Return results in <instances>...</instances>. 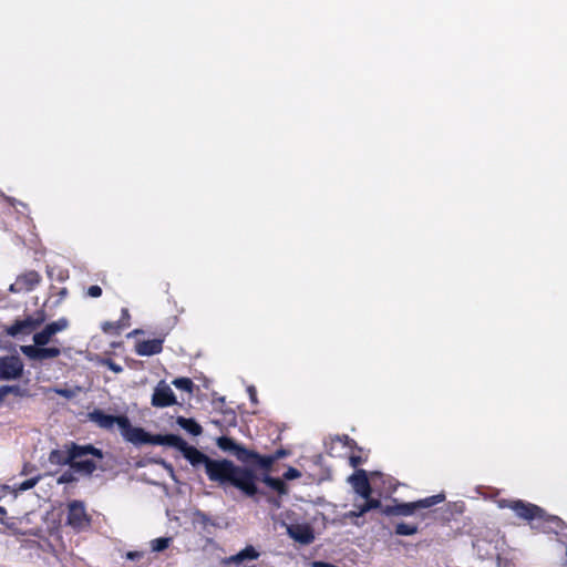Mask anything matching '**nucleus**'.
<instances>
[{
	"label": "nucleus",
	"mask_w": 567,
	"mask_h": 567,
	"mask_svg": "<svg viewBox=\"0 0 567 567\" xmlns=\"http://www.w3.org/2000/svg\"><path fill=\"white\" fill-rule=\"evenodd\" d=\"M381 505L380 501L378 499H371L370 497L368 499H365V503L361 506H355V509L354 511H351L347 514V517L349 518H352V517H360L362 516L364 513H367L368 511L372 509V508H378L379 506Z\"/></svg>",
	"instance_id": "nucleus-17"
},
{
	"label": "nucleus",
	"mask_w": 567,
	"mask_h": 567,
	"mask_svg": "<svg viewBox=\"0 0 567 567\" xmlns=\"http://www.w3.org/2000/svg\"><path fill=\"white\" fill-rule=\"evenodd\" d=\"M50 391L59 394V395H62L64 396L65 399H74L75 396H78L82 391L83 389L81 386H72V388H54V389H51Z\"/></svg>",
	"instance_id": "nucleus-22"
},
{
	"label": "nucleus",
	"mask_w": 567,
	"mask_h": 567,
	"mask_svg": "<svg viewBox=\"0 0 567 567\" xmlns=\"http://www.w3.org/2000/svg\"><path fill=\"white\" fill-rule=\"evenodd\" d=\"M87 295L92 298H97L102 295V289L99 286H91L87 289Z\"/></svg>",
	"instance_id": "nucleus-31"
},
{
	"label": "nucleus",
	"mask_w": 567,
	"mask_h": 567,
	"mask_svg": "<svg viewBox=\"0 0 567 567\" xmlns=\"http://www.w3.org/2000/svg\"><path fill=\"white\" fill-rule=\"evenodd\" d=\"M128 558H134V554L130 553Z\"/></svg>",
	"instance_id": "nucleus-41"
},
{
	"label": "nucleus",
	"mask_w": 567,
	"mask_h": 567,
	"mask_svg": "<svg viewBox=\"0 0 567 567\" xmlns=\"http://www.w3.org/2000/svg\"><path fill=\"white\" fill-rule=\"evenodd\" d=\"M6 200L10 204V206H12L13 208L17 207V205H20L21 207L23 208H27V204L16 199V198H12V197H6Z\"/></svg>",
	"instance_id": "nucleus-33"
},
{
	"label": "nucleus",
	"mask_w": 567,
	"mask_h": 567,
	"mask_svg": "<svg viewBox=\"0 0 567 567\" xmlns=\"http://www.w3.org/2000/svg\"><path fill=\"white\" fill-rule=\"evenodd\" d=\"M123 316H127V310L126 309L123 310Z\"/></svg>",
	"instance_id": "nucleus-40"
},
{
	"label": "nucleus",
	"mask_w": 567,
	"mask_h": 567,
	"mask_svg": "<svg viewBox=\"0 0 567 567\" xmlns=\"http://www.w3.org/2000/svg\"><path fill=\"white\" fill-rule=\"evenodd\" d=\"M176 403L175 395L165 381L158 382L154 389L152 396V405L156 408H165Z\"/></svg>",
	"instance_id": "nucleus-10"
},
{
	"label": "nucleus",
	"mask_w": 567,
	"mask_h": 567,
	"mask_svg": "<svg viewBox=\"0 0 567 567\" xmlns=\"http://www.w3.org/2000/svg\"><path fill=\"white\" fill-rule=\"evenodd\" d=\"M87 455H93L96 456L97 458H102V452L97 449H94L91 445H72L68 450V457L65 458V462H70L69 464H71V467L74 468L76 472L83 474H91L96 468V465L94 464L93 461L86 457Z\"/></svg>",
	"instance_id": "nucleus-2"
},
{
	"label": "nucleus",
	"mask_w": 567,
	"mask_h": 567,
	"mask_svg": "<svg viewBox=\"0 0 567 567\" xmlns=\"http://www.w3.org/2000/svg\"><path fill=\"white\" fill-rule=\"evenodd\" d=\"M155 442L179 450L194 467L203 466L210 481L217 482L220 485L229 483L248 496H252L257 493L255 474L251 470L236 466L231 461L226 458L212 460L196 447L188 445L187 442L178 435L169 434L158 436Z\"/></svg>",
	"instance_id": "nucleus-1"
},
{
	"label": "nucleus",
	"mask_w": 567,
	"mask_h": 567,
	"mask_svg": "<svg viewBox=\"0 0 567 567\" xmlns=\"http://www.w3.org/2000/svg\"><path fill=\"white\" fill-rule=\"evenodd\" d=\"M349 481L351 482L355 493H358L362 498L368 499L370 497L372 489L364 471L357 472L350 476Z\"/></svg>",
	"instance_id": "nucleus-13"
},
{
	"label": "nucleus",
	"mask_w": 567,
	"mask_h": 567,
	"mask_svg": "<svg viewBox=\"0 0 567 567\" xmlns=\"http://www.w3.org/2000/svg\"><path fill=\"white\" fill-rule=\"evenodd\" d=\"M122 435L128 442L134 444H144L152 442L151 436L141 427L132 426L130 420L126 416L120 420L118 426Z\"/></svg>",
	"instance_id": "nucleus-7"
},
{
	"label": "nucleus",
	"mask_w": 567,
	"mask_h": 567,
	"mask_svg": "<svg viewBox=\"0 0 567 567\" xmlns=\"http://www.w3.org/2000/svg\"><path fill=\"white\" fill-rule=\"evenodd\" d=\"M171 538H157L152 542V549L154 551H162L168 547Z\"/></svg>",
	"instance_id": "nucleus-27"
},
{
	"label": "nucleus",
	"mask_w": 567,
	"mask_h": 567,
	"mask_svg": "<svg viewBox=\"0 0 567 567\" xmlns=\"http://www.w3.org/2000/svg\"><path fill=\"white\" fill-rule=\"evenodd\" d=\"M217 446L225 451L234 454L240 462H250V456H257V453L249 451L240 444H237L233 439L227 436L218 437L216 441Z\"/></svg>",
	"instance_id": "nucleus-6"
},
{
	"label": "nucleus",
	"mask_w": 567,
	"mask_h": 567,
	"mask_svg": "<svg viewBox=\"0 0 567 567\" xmlns=\"http://www.w3.org/2000/svg\"><path fill=\"white\" fill-rule=\"evenodd\" d=\"M173 384L181 390L192 392L193 389V382L188 378H177L173 381Z\"/></svg>",
	"instance_id": "nucleus-24"
},
{
	"label": "nucleus",
	"mask_w": 567,
	"mask_h": 567,
	"mask_svg": "<svg viewBox=\"0 0 567 567\" xmlns=\"http://www.w3.org/2000/svg\"><path fill=\"white\" fill-rule=\"evenodd\" d=\"M416 532H417L416 526L408 525L404 523L399 524L395 529V533L398 535H405V536L414 535Z\"/></svg>",
	"instance_id": "nucleus-25"
},
{
	"label": "nucleus",
	"mask_w": 567,
	"mask_h": 567,
	"mask_svg": "<svg viewBox=\"0 0 567 567\" xmlns=\"http://www.w3.org/2000/svg\"><path fill=\"white\" fill-rule=\"evenodd\" d=\"M70 481V477L66 476V474L62 475L60 478H59V482L62 483V482H69Z\"/></svg>",
	"instance_id": "nucleus-39"
},
{
	"label": "nucleus",
	"mask_w": 567,
	"mask_h": 567,
	"mask_svg": "<svg viewBox=\"0 0 567 567\" xmlns=\"http://www.w3.org/2000/svg\"><path fill=\"white\" fill-rule=\"evenodd\" d=\"M264 482L272 489L277 491L279 494H286L287 493V487L284 483V481H281L280 478H274V477H270V476H266L264 478Z\"/></svg>",
	"instance_id": "nucleus-23"
},
{
	"label": "nucleus",
	"mask_w": 567,
	"mask_h": 567,
	"mask_svg": "<svg viewBox=\"0 0 567 567\" xmlns=\"http://www.w3.org/2000/svg\"><path fill=\"white\" fill-rule=\"evenodd\" d=\"M113 328H114V324H113V323H111V322H105V323L103 324V330H104L105 332L111 331Z\"/></svg>",
	"instance_id": "nucleus-37"
},
{
	"label": "nucleus",
	"mask_w": 567,
	"mask_h": 567,
	"mask_svg": "<svg viewBox=\"0 0 567 567\" xmlns=\"http://www.w3.org/2000/svg\"><path fill=\"white\" fill-rule=\"evenodd\" d=\"M161 339L145 340L136 344V352L140 355H153L162 351Z\"/></svg>",
	"instance_id": "nucleus-15"
},
{
	"label": "nucleus",
	"mask_w": 567,
	"mask_h": 567,
	"mask_svg": "<svg viewBox=\"0 0 567 567\" xmlns=\"http://www.w3.org/2000/svg\"><path fill=\"white\" fill-rule=\"evenodd\" d=\"M68 457V452L64 454L62 451H52L50 454V462L55 464H66L65 458Z\"/></svg>",
	"instance_id": "nucleus-28"
},
{
	"label": "nucleus",
	"mask_w": 567,
	"mask_h": 567,
	"mask_svg": "<svg viewBox=\"0 0 567 567\" xmlns=\"http://www.w3.org/2000/svg\"><path fill=\"white\" fill-rule=\"evenodd\" d=\"M20 350L25 357L34 361L54 359L61 353V350L56 347L47 348L45 346H37L35 343L32 346H21Z\"/></svg>",
	"instance_id": "nucleus-8"
},
{
	"label": "nucleus",
	"mask_w": 567,
	"mask_h": 567,
	"mask_svg": "<svg viewBox=\"0 0 567 567\" xmlns=\"http://www.w3.org/2000/svg\"><path fill=\"white\" fill-rule=\"evenodd\" d=\"M248 393H249V396H250V400L252 403H257V398H256V389L255 386H249L248 388Z\"/></svg>",
	"instance_id": "nucleus-34"
},
{
	"label": "nucleus",
	"mask_w": 567,
	"mask_h": 567,
	"mask_svg": "<svg viewBox=\"0 0 567 567\" xmlns=\"http://www.w3.org/2000/svg\"><path fill=\"white\" fill-rule=\"evenodd\" d=\"M38 279L35 278V275L31 274L29 277H20L17 279V281L12 285H10L9 290L12 292L21 291L22 289H31L32 285L37 282Z\"/></svg>",
	"instance_id": "nucleus-19"
},
{
	"label": "nucleus",
	"mask_w": 567,
	"mask_h": 567,
	"mask_svg": "<svg viewBox=\"0 0 567 567\" xmlns=\"http://www.w3.org/2000/svg\"><path fill=\"white\" fill-rule=\"evenodd\" d=\"M38 481H39L38 477L27 480V481L22 482L18 487H16V491L23 492V491L30 489L38 483Z\"/></svg>",
	"instance_id": "nucleus-29"
},
{
	"label": "nucleus",
	"mask_w": 567,
	"mask_h": 567,
	"mask_svg": "<svg viewBox=\"0 0 567 567\" xmlns=\"http://www.w3.org/2000/svg\"><path fill=\"white\" fill-rule=\"evenodd\" d=\"M45 318L43 313H38L37 317H28L24 320L16 321L9 329L10 336H17L19 333H30L39 328Z\"/></svg>",
	"instance_id": "nucleus-12"
},
{
	"label": "nucleus",
	"mask_w": 567,
	"mask_h": 567,
	"mask_svg": "<svg viewBox=\"0 0 567 567\" xmlns=\"http://www.w3.org/2000/svg\"><path fill=\"white\" fill-rule=\"evenodd\" d=\"M285 455H286V451H284V450H279V451H277V452L272 455V457H276V460H279V458L284 457Z\"/></svg>",
	"instance_id": "nucleus-36"
},
{
	"label": "nucleus",
	"mask_w": 567,
	"mask_h": 567,
	"mask_svg": "<svg viewBox=\"0 0 567 567\" xmlns=\"http://www.w3.org/2000/svg\"><path fill=\"white\" fill-rule=\"evenodd\" d=\"M280 526L284 527L295 542L301 545H309L315 540V534L312 528L306 524H292L289 525L286 522H280Z\"/></svg>",
	"instance_id": "nucleus-4"
},
{
	"label": "nucleus",
	"mask_w": 567,
	"mask_h": 567,
	"mask_svg": "<svg viewBox=\"0 0 567 567\" xmlns=\"http://www.w3.org/2000/svg\"><path fill=\"white\" fill-rule=\"evenodd\" d=\"M6 514H7L6 509L0 506V523H4Z\"/></svg>",
	"instance_id": "nucleus-38"
},
{
	"label": "nucleus",
	"mask_w": 567,
	"mask_h": 567,
	"mask_svg": "<svg viewBox=\"0 0 567 567\" xmlns=\"http://www.w3.org/2000/svg\"><path fill=\"white\" fill-rule=\"evenodd\" d=\"M256 461L262 468H269L272 463L276 461V457L272 456H250V461Z\"/></svg>",
	"instance_id": "nucleus-26"
},
{
	"label": "nucleus",
	"mask_w": 567,
	"mask_h": 567,
	"mask_svg": "<svg viewBox=\"0 0 567 567\" xmlns=\"http://www.w3.org/2000/svg\"><path fill=\"white\" fill-rule=\"evenodd\" d=\"M18 392V388L13 385H2L0 388V402L10 393Z\"/></svg>",
	"instance_id": "nucleus-30"
},
{
	"label": "nucleus",
	"mask_w": 567,
	"mask_h": 567,
	"mask_svg": "<svg viewBox=\"0 0 567 567\" xmlns=\"http://www.w3.org/2000/svg\"><path fill=\"white\" fill-rule=\"evenodd\" d=\"M285 478L287 480H295V478H298L300 476V473L298 470L293 468V467H290L286 473H285Z\"/></svg>",
	"instance_id": "nucleus-32"
},
{
	"label": "nucleus",
	"mask_w": 567,
	"mask_h": 567,
	"mask_svg": "<svg viewBox=\"0 0 567 567\" xmlns=\"http://www.w3.org/2000/svg\"><path fill=\"white\" fill-rule=\"evenodd\" d=\"M176 422L182 429H184L185 431L189 432L195 436L202 434V426L193 419L178 416Z\"/></svg>",
	"instance_id": "nucleus-18"
},
{
	"label": "nucleus",
	"mask_w": 567,
	"mask_h": 567,
	"mask_svg": "<svg viewBox=\"0 0 567 567\" xmlns=\"http://www.w3.org/2000/svg\"><path fill=\"white\" fill-rule=\"evenodd\" d=\"M109 367L115 373H120L122 371V368L113 362H109Z\"/></svg>",
	"instance_id": "nucleus-35"
},
{
	"label": "nucleus",
	"mask_w": 567,
	"mask_h": 567,
	"mask_svg": "<svg viewBox=\"0 0 567 567\" xmlns=\"http://www.w3.org/2000/svg\"><path fill=\"white\" fill-rule=\"evenodd\" d=\"M416 511L414 502L412 503H404L400 504L389 511L386 513L394 514V515H403L409 516L412 515Z\"/></svg>",
	"instance_id": "nucleus-21"
},
{
	"label": "nucleus",
	"mask_w": 567,
	"mask_h": 567,
	"mask_svg": "<svg viewBox=\"0 0 567 567\" xmlns=\"http://www.w3.org/2000/svg\"><path fill=\"white\" fill-rule=\"evenodd\" d=\"M23 363L20 358L10 355L0 358V379L17 380L22 375Z\"/></svg>",
	"instance_id": "nucleus-5"
},
{
	"label": "nucleus",
	"mask_w": 567,
	"mask_h": 567,
	"mask_svg": "<svg viewBox=\"0 0 567 567\" xmlns=\"http://www.w3.org/2000/svg\"><path fill=\"white\" fill-rule=\"evenodd\" d=\"M91 421L96 423L100 427L112 429L115 424L120 426V420L123 416L107 415L101 410H95L89 414Z\"/></svg>",
	"instance_id": "nucleus-14"
},
{
	"label": "nucleus",
	"mask_w": 567,
	"mask_h": 567,
	"mask_svg": "<svg viewBox=\"0 0 567 567\" xmlns=\"http://www.w3.org/2000/svg\"><path fill=\"white\" fill-rule=\"evenodd\" d=\"M68 327L69 321L65 318L50 322L41 331L33 334V342L37 346H47L56 333L64 331Z\"/></svg>",
	"instance_id": "nucleus-3"
},
{
	"label": "nucleus",
	"mask_w": 567,
	"mask_h": 567,
	"mask_svg": "<svg viewBox=\"0 0 567 567\" xmlns=\"http://www.w3.org/2000/svg\"><path fill=\"white\" fill-rule=\"evenodd\" d=\"M501 506H507L513 509L518 517L524 519H533L536 517H542L543 509L536 505L526 504L522 501L516 502H502Z\"/></svg>",
	"instance_id": "nucleus-11"
},
{
	"label": "nucleus",
	"mask_w": 567,
	"mask_h": 567,
	"mask_svg": "<svg viewBox=\"0 0 567 567\" xmlns=\"http://www.w3.org/2000/svg\"><path fill=\"white\" fill-rule=\"evenodd\" d=\"M259 557V553L252 547L247 546L238 554L228 558V561L239 564L246 559H257Z\"/></svg>",
	"instance_id": "nucleus-16"
},
{
	"label": "nucleus",
	"mask_w": 567,
	"mask_h": 567,
	"mask_svg": "<svg viewBox=\"0 0 567 567\" xmlns=\"http://www.w3.org/2000/svg\"><path fill=\"white\" fill-rule=\"evenodd\" d=\"M444 499H445V495L443 493H440L437 495H433L431 497H426L424 499L416 501V502H414V505H415L416 509L427 508L435 504L442 503Z\"/></svg>",
	"instance_id": "nucleus-20"
},
{
	"label": "nucleus",
	"mask_w": 567,
	"mask_h": 567,
	"mask_svg": "<svg viewBox=\"0 0 567 567\" xmlns=\"http://www.w3.org/2000/svg\"><path fill=\"white\" fill-rule=\"evenodd\" d=\"M68 524L76 529L84 528L89 525V516L86 515L83 503L73 501L69 504Z\"/></svg>",
	"instance_id": "nucleus-9"
}]
</instances>
